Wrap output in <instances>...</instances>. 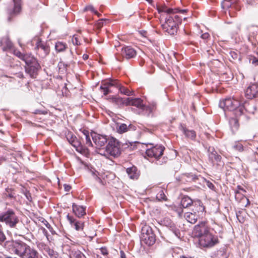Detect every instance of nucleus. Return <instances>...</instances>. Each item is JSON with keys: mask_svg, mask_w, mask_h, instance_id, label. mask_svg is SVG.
Segmentation results:
<instances>
[{"mask_svg": "<svg viewBox=\"0 0 258 258\" xmlns=\"http://www.w3.org/2000/svg\"><path fill=\"white\" fill-rule=\"evenodd\" d=\"M168 15L165 18V23L176 27L178 29V25L181 23L182 19L178 15H173V14H168Z\"/></svg>", "mask_w": 258, "mask_h": 258, "instance_id": "2eb2a0df", "label": "nucleus"}, {"mask_svg": "<svg viewBox=\"0 0 258 258\" xmlns=\"http://www.w3.org/2000/svg\"><path fill=\"white\" fill-rule=\"evenodd\" d=\"M84 135L85 136V139H86V144L90 146H92V143L91 141V139L89 136V133L88 131H84L83 132Z\"/></svg>", "mask_w": 258, "mask_h": 258, "instance_id": "e433bc0d", "label": "nucleus"}, {"mask_svg": "<svg viewBox=\"0 0 258 258\" xmlns=\"http://www.w3.org/2000/svg\"><path fill=\"white\" fill-rule=\"evenodd\" d=\"M226 5V6L227 7V8H229L230 6V5L229 4V2H227L226 3V4H225Z\"/></svg>", "mask_w": 258, "mask_h": 258, "instance_id": "338daca9", "label": "nucleus"}, {"mask_svg": "<svg viewBox=\"0 0 258 258\" xmlns=\"http://www.w3.org/2000/svg\"><path fill=\"white\" fill-rule=\"evenodd\" d=\"M237 188L239 190H241L244 192H246L245 190H244L242 187H241L240 186H237Z\"/></svg>", "mask_w": 258, "mask_h": 258, "instance_id": "0e129e2a", "label": "nucleus"}, {"mask_svg": "<svg viewBox=\"0 0 258 258\" xmlns=\"http://www.w3.org/2000/svg\"><path fill=\"white\" fill-rule=\"evenodd\" d=\"M72 41L74 45H79L80 44V42H79L78 38L75 36L72 38Z\"/></svg>", "mask_w": 258, "mask_h": 258, "instance_id": "49530a36", "label": "nucleus"}, {"mask_svg": "<svg viewBox=\"0 0 258 258\" xmlns=\"http://www.w3.org/2000/svg\"><path fill=\"white\" fill-rule=\"evenodd\" d=\"M37 53L42 58L45 57L50 52L49 46L46 42L38 39L35 47Z\"/></svg>", "mask_w": 258, "mask_h": 258, "instance_id": "f8f14e48", "label": "nucleus"}, {"mask_svg": "<svg viewBox=\"0 0 258 258\" xmlns=\"http://www.w3.org/2000/svg\"><path fill=\"white\" fill-rule=\"evenodd\" d=\"M199 244L204 247H211L219 242L218 237L210 231L199 238Z\"/></svg>", "mask_w": 258, "mask_h": 258, "instance_id": "9d476101", "label": "nucleus"}, {"mask_svg": "<svg viewBox=\"0 0 258 258\" xmlns=\"http://www.w3.org/2000/svg\"><path fill=\"white\" fill-rule=\"evenodd\" d=\"M231 56L233 58H237V54L235 52L231 53Z\"/></svg>", "mask_w": 258, "mask_h": 258, "instance_id": "052dcab7", "label": "nucleus"}, {"mask_svg": "<svg viewBox=\"0 0 258 258\" xmlns=\"http://www.w3.org/2000/svg\"><path fill=\"white\" fill-rule=\"evenodd\" d=\"M93 141L96 146V148L99 151V149H101L102 147L104 146L108 142L110 139H107L106 136H103L99 134L92 135ZM102 149H104L103 148Z\"/></svg>", "mask_w": 258, "mask_h": 258, "instance_id": "4468645a", "label": "nucleus"}, {"mask_svg": "<svg viewBox=\"0 0 258 258\" xmlns=\"http://www.w3.org/2000/svg\"><path fill=\"white\" fill-rule=\"evenodd\" d=\"M111 87H116L119 92L122 94L131 96L134 94V92L130 91L127 88L122 86L120 84L117 80L110 79L106 82H104L101 85L100 88L102 90L104 95H107L111 92L109 90Z\"/></svg>", "mask_w": 258, "mask_h": 258, "instance_id": "20e7f679", "label": "nucleus"}, {"mask_svg": "<svg viewBox=\"0 0 258 258\" xmlns=\"http://www.w3.org/2000/svg\"><path fill=\"white\" fill-rule=\"evenodd\" d=\"M72 208L74 213L78 218H81L86 214L85 207L74 203L72 205Z\"/></svg>", "mask_w": 258, "mask_h": 258, "instance_id": "412c9836", "label": "nucleus"}, {"mask_svg": "<svg viewBox=\"0 0 258 258\" xmlns=\"http://www.w3.org/2000/svg\"><path fill=\"white\" fill-rule=\"evenodd\" d=\"M229 124L232 132L236 131L238 128V120L236 118H231L229 120Z\"/></svg>", "mask_w": 258, "mask_h": 258, "instance_id": "c756f323", "label": "nucleus"}, {"mask_svg": "<svg viewBox=\"0 0 258 258\" xmlns=\"http://www.w3.org/2000/svg\"><path fill=\"white\" fill-rule=\"evenodd\" d=\"M120 258H126L124 252L122 250L120 251Z\"/></svg>", "mask_w": 258, "mask_h": 258, "instance_id": "13d9d810", "label": "nucleus"}, {"mask_svg": "<svg viewBox=\"0 0 258 258\" xmlns=\"http://www.w3.org/2000/svg\"><path fill=\"white\" fill-rule=\"evenodd\" d=\"M113 102L115 103L118 105H123V98L121 97H113L112 98Z\"/></svg>", "mask_w": 258, "mask_h": 258, "instance_id": "58836bf2", "label": "nucleus"}, {"mask_svg": "<svg viewBox=\"0 0 258 258\" xmlns=\"http://www.w3.org/2000/svg\"><path fill=\"white\" fill-rule=\"evenodd\" d=\"M219 105L224 111L229 110L234 111V114L236 117L244 114V110L253 113V111L248 110L246 105L244 106L241 104L238 100L233 98H227L220 101Z\"/></svg>", "mask_w": 258, "mask_h": 258, "instance_id": "f03ea898", "label": "nucleus"}, {"mask_svg": "<svg viewBox=\"0 0 258 258\" xmlns=\"http://www.w3.org/2000/svg\"><path fill=\"white\" fill-rule=\"evenodd\" d=\"M179 258H192V257L188 255H182L180 256Z\"/></svg>", "mask_w": 258, "mask_h": 258, "instance_id": "4d7b16f0", "label": "nucleus"}, {"mask_svg": "<svg viewBox=\"0 0 258 258\" xmlns=\"http://www.w3.org/2000/svg\"><path fill=\"white\" fill-rule=\"evenodd\" d=\"M195 201H193L190 197L187 196H184L181 200L180 205L182 208H186L190 206H193L195 208Z\"/></svg>", "mask_w": 258, "mask_h": 258, "instance_id": "5701e85b", "label": "nucleus"}, {"mask_svg": "<svg viewBox=\"0 0 258 258\" xmlns=\"http://www.w3.org/2000/svg\"><path fill=\"white\" fill-rule=\"evenodd\" d=\"M180 130L186 136V137L192 140L195 139L196 137V134L194 130H188L186 127L182 126L181 127Z\"/></svg>", "mask_w": 258, "mask_h": 258, "instance_id": "393cba45", "label": "nucleus"}, {"mask_svg": "<svg viewBox=\"0 0 258 258\" xmlns=\"http://www.w3.org/2000/svg\"><path fill=\"white\" fill-rule=\"evenodd\" d=\"M245 96L249 99L258 96V85L253 84L250 85L245 90Z\"/></svg>", "mask_w": 258, "mask_h": 258, "instance_id": "a211bd4d", "label": "nucleus"}, {"mask_svg": "<svg viewBox=\"0 0 258 258\" xmlns=\"http://www.w3.org/2000/svg\"><path fill=\"white\" fill-rule=\"evenodd\" d=\"M108 21V20L107 19H100L96 23V27L97 29H101L102 26H103V22Z\"/></svg>", "mask_w": 258, "mask_h": 258, "instance_id": "79ce46f5", "label": "nucleus"}, {"mask_svg": "<svg viewBox=\"0 0 258 258\" xmlns=\"http://www.w3.org/2000/svg\"><path fill=\"white\" fill-rule=\"evenodd\" d=\"M164 149L165 148L163 146L156 145L147 149L146 154L149 157L157 159V165H162L163 162L161 161L159 158L163 155Z\"/></svg>", "mask_w": 258, "mask_h": 258, "instance_id": "1a4fd4ad", "label": "nucleus"}, {"mask_svg": "<svg viewBox=\"0 0 258 258\" xmlns=\"http://www.w3.org/2000/svg\"><path fill=\"white\" fill-rule=\"evenodd\" d=\"M207 185L210 189H214V188L215 187L214 184L209 181L208 182Z\"/></svg>", "mask_w": 258, "mask_h": 258, "instance_id": "864d4df0", "label": "nucleus"}, {"mask_svg": "<svg viewBox=\"0 0 258 258\" xmlns=\"http://www.w3.org/2000/svg\"><path fill=\"white\" fill-rule=\"evenodd\" d=\"M25 63V70L26 73L29 75L31 78H36L38 74V72L41 68L37 59L32 56Z\"/></svg>", "mask_w": 258, "mask_h": 258, "instance_id": "423d86ee", "label": "nucleus"}, {"mask_svg": "<svg viewBox=\"0 0 258 258\" xmlns=\"http://www.w3.org/2000/svg\"><path fill=\"white\" fill-rule=\"evenodd\" d=\"M15 54L20 59L25 61V62H26L27 60H28L32 56L31 54H23L20 51L15 52Z\"/></svg>", "mask_w": 258, "mask_h": 258, "instance_id": "2f4dec72", "label": "nucleus"}, {"mask_svg": "<svg viewBox=\"0 0 258 258\" xmlns=\"http://www.w3.org/2000/svg\"><path fill=\"white\" fill-rule=\"evenodd\" d=\"M46 223H45V226L46 227L50 230V231H51V230L52 229V228L51 227V225L48 223V222L46 221H45Z\"/></svg>", "mask_w": 258, "mask_h": 258, "instance_id": "6e6d98bb", "label": "nucleus"}, {"mask_svg": "<svg viewBox=\"0 0 258 258\" xmlns=\"http://www.w3.org/2000/svg\"><path fill=\"white\" fill-rule=\"evenodd\" d=\"M143 111H145L148 116H149L150 114H152V113H150V109H142Z\"/></svg>", "mask_w": 258, "mask_h": 258, "instance_id": "bf43d9fd", "label": "nucleus"}, {"mask_svg": "<svg viewBox=\"0 0 258 258\" xmlns=\"http://www.w3.org/2000/svg\"><path fill=\"white\" fill-rule=\"evenodd\" d=\"M210 36L208 33H205L201 35V38L203 39H207Z\"/></svg>", "mask_w": 258, "mask_h": 258, "instance_id": "3c124183", "label": "nucleus"}, {"mask_svg": "<svg viewBox=\"0 0 258 258\" xmlns=\"http://www.w3.org/2000/svg\"><path fill=\"white\" fill-rule=\"evenodd\" d=\"M76 137L74 136L72 133H69L67 135V139L69 142L71 144L73 141L76 140Z\"/></svg>", "mask_w": 258, "mask_h": 258, "instance_id": "c03bdc74", "label": "nucleus"}, {"mask_svg": "<svg viewBox=\"0 0 258 258\" xmlns=\"http://www.w3.org/2000/svg\"><path fill=\"white\" fill-rule=\"evenodd\" d=\"M120 146V143L118 140L114 138H111L108 140L105 150L99 149V151H97V152L106 157H108V156L114 158L117 157L121 153Z\"/></svg>", "mask_w": 258, "mask_h": 258, "instance_id": "7ed1b4c3", "label": "nucleus"}, {"mask_svg": "<svg viewBox=\"0 0 258 258\" xmlns=\"http://www.w3.org/2000/svg\"><path fill=\"white\" fill-rule=\"evenodd\" d=\"M126 172L130 178L132 179H138L140 176V171H139L137 168L134 165L127 168Z\"/></svg>", "mask_w": 258, "mask_h": 258, "instance_id": "6ab92c4d", "label": "nucleus"}, {"mask_svg": "<svg viewBox=\"0 0 258 258\" xmlns=\"http://www.w3.org/2000/svg\"><path fill=\"white\" fill-rule=\"evenodd\" d=\"M137 55L135 49L131 46H125L121 48L120 53L116 54L115 58L117 61H122L124 58L126 59L134 58Z\"/></svg>", "mask_w": 258, "mask_h": 258, "instance_id": "9b49d317", "label": "nucleus"}, {"mask_svg": "<svg viewBox=\"0 0 258 258\" xmlns=\"http://www.w3.org/2000/svg\"><path fill=\"white\" fill-rule=\"evenodd\" d=\"M234 193L235 200L237 202H240L241 200H246V201H247V204L250 203L249 200L246 198L245 196L243 195V194L241 193L239 190H235L234 191Z\"/></svg>", "mask_w": 258, "mask_h": 258, "instance_id": "7c9ffc66", "label": "nucleus"}, {"mask_svg": "<svg viewBox=\"0 0 258 258\" xmlns=\"http://www.w3.org/2000/svg\"><path fill=\"white\" fill-rule=\"evenodd\" d=\"M41 229L42 230L43 233L45 235H46L47 234V230L44 228H41Z\"/></svg>", "mask_w": 258, "mask_h": 258, "instance_id": "680f3d73", "label": "nucleus"}, {"mask_svg": "<svg viewBox=\"0 0 258 258\" xmlns=\"http://www.w3.org/2000/svg\"><path fill=\"white\" fill-rule=\"evenodd\" d=\"M141 240L148 246L153 245L156 241V236L152 228L145 225L142 229Z\"/></svg>", "mask_w": 258, "mask_h": 258, "instance_id": "6e6552de", "label": "nucleus"}, {"mask_svg": "<svg viewBox=\"0 0 258 258\" xmlns=\"http://www.w3.org/2000/svg\"><path fill=\"white\" fill-rule=\"evenodd\" d=\"M14 2V7L8 10V13L10 17L8 20L10 21L12 17L19 14L21 11V0H13Z\"/></svg>", "mask_w": 258, "mask_h": 258, "instance_id": "dca6fc26", "label": "nucleus"}, {"mask_svg": "<svg viewBox=\"0 0 258 258\" xmlns=\"http://www.w3.org/2000/svg\"><path fill=\"white\" fill-rule=\"evenodd\" d=\"M32 113L35 114H46L47 113V111L45 110H41L39 109H34L32 111Z\"/></svg>", "mask_w": 258, "mask_h": 258, "instance_id": "ea45409f", "label": "nucleus"}, {"mask_svg": "<svg viewBox=\"0 0 258 258\" xmlns=\"http://www.w3.org/2000/svg\"><path fill=\"white\" fill-rule=\"evenodd\" d=\"M209 231V228L207 225V222L202 221L195 226L193 232L195 236L200 238Z\"/></svg>", "mask_w": 258, "mask_h": 258, "instance_id": "ddd939ff", "label": "nucleus"}, {"mask_svg": "<svg viewBox=\"0 0 258 258\" xmlns=\"http://www.w3.org/2000/svg\"><path fill=\"white\" fill-rule=\"evenodd\" d=\"M133 98H123V105L125 106H131L132 105L131 103H132Z\"/></svg>", "mask_w": 258, "mask_h": 258, "instance_id": "37998d69", "label": "nucleus"}, {"mask_svg": "<svg viewBox=\"0 0 258 258\" xmlns=\"http://www.w3.org/2000/svg\"><path fill=\"white\" fill-rule=\"evenodd\" d=\"M233 148L239 152H242L243 150V147L242 145L239 143H235V144L233 145Z\"/></svg>", "mask_w": 258, "mask_h": 258, "instance_id": "a19ab883", "label": "nucleus"}, {"mask_svg": "<svg viewBox=\"0 0 258 258\" xmlns=\"http://www.w3.org/2000/svg\"><path fill=\"white\" fill-rule=\"evenodd\" d=\"M187 9L180 10L179 8H168L167 7H164L161 9L159 10V12H164L167 14H173L175 15L177 13L184 14L187 12Z\"/></svg>", "mask_w": 258, "mask_h": 258, "instance_id": "aec40b11", "label": "nucleus"}, {"mask_svg": "<svg viewBox=\"0 0 258 258\" xmlns=\"http://www.w3.org/2000/svg\"><path fill=\"white\" fill-rule=\"evenodd\" d=\"M100 250L102 254L106 255L108 254V250L106 247H101Z\"/></svg>", "mask_w": 258, "mask_h": 258, "instance_id": "8fccbe9b", "label": "nucleus"}, {"mask_svg": "<svg viewBox=\"0 0 258 258\" xmlns=\"http://www.w3.org/2000/svg\"><path fill=\"white\" fill-rule=\"evenodd\" d=\"M5 247L20 258H42L35 249L22 241H7Z\"/></svg>", "mask_w": 258, "mask_h": 258, "instance_id": "f257e3e1", "label": "nucleus"}, {"mask_svg": "<svg viewBox=\"0 0 258 258\" xmlns=\"http://www.w3.org/2000/svg\"><path fill=\"white\" fill-rule=\"evenodd\" d=\"M83 58L84 60H86L88 58V55L87 54H84Z\"/></svg>", "mask_w": 258, "mask_h": 258, "instance_id": "69168bd1", "label": "nucleus"}, {"mask_svg": "<svg viewBox=\"0 0 258 258\" xmlns=\"http://www.w3.org/2000/svg\"><path fill=\"white\" fill-rule=\"evenodd\" d=\"M63 66H65L66 67H67L69 66V61H67L66 63H63Z\"/></svg>", "mask_w": 258, "mask_h": 258, "instance_id": "774afa93", "label": "nucleus"}, {"mask_svg": "<svg viewBox=\"0 0 258 258\" xmlns=\"http://www.w3.org/2000/svg\"><path fill=\"white\" fill-rule=\"evenodd\" d=\"M86 9L88 10H90L91 12L94 13L96 15H97L98 17L100 15V14L95 10V9L92 6H89L88 7L86 8Z\"/></svg>", "mask_w": 258, "mask_h": 258, "instance_id": "09e8293b", "label": "nucleus"}, {"mask_svg": "<svg viewBox=\"0 0 258 258\" xmlns=\"http://www.w3.org/2000/svg\"><path fill=\"white\" fill-rule=\"evenodd\" d=\"M71 145L76 148L77 151H79L80 149L81 150L82 148L81 142L78 140L77 138L71 143Z\"/></svg>", "mask_w": 258, "mask_h": 258, "instance_id": "c9c22d12", "label": "nucleus"}, {"mask_svg": "<svg viewBox=\"0 0 258 258\" xmlns=\"http://www.w3.org/2000/svg\"><path fill=\"white\" fill-rule=\"evenodd\" d=\"M156 199L159 201H166L167 199L165 194H164L163 190H160L156 195Z\"/></svg>", "mask_w": 258, "mask_h": 258, "instance_id": "72a5a7b5", "label": "nucleus"}, {"mask_svg": "<svg viewBox=\"0 0 258 258\" xmlns=\"http://www.w3.org/2000/svg\"><path fill=\"white\" fill-rule=\"evenodd\" d=\"M48 254L50 256L51 258H57L58 254L56 252L50 248H48L47 250Z\"/></svg>", "mask_w": 258, "mask_h": 258, "instance_id": "4c0bfd02", "label": "nucleus"}, {"mask_svg": "<svg viewBox=\"0 0 258 258\" xmlns=\"http://www.w3.org/2000/svg\"><path fill=\"white\" fill-rule=\"evenodd\" d=\"M6 239V236L4 231V228L0 224V244L3 243Z\"/></svg>", "mask_w": 258, "mask_h": 258, "instance_id": "f704fd0d", "label": "nucleus"}, {"mask_svg": "<svg viewBox=\"0 0 258 258\" xmlns=\"http://www.w3.org/2000/svg\"><path fill=\"white\" fill-rule=\"evenodd\" d=\"M0 222L5 223L10 228H16L19 223V220L12 209H8L6 212L0 214Z\"/></svg>", "mask_w": 258, "mask_h": 258, "instance_id": "0eeeda50", "label": "nucleus"}, {"mask_svg": "<svg viewBox=\"0 0 258 258\" xmlns=\"http://www.w3.org/2000/svg\"><path fill=\"white\" fill-rule=\"evenodd\" d=\"M130 130H136V127L130 124L127 126L125 123L117 124L116 126V131L119 134H123Z\"/></svg>", "mask_w": 258, "mask_h": 258, "instance_id": "4be33fe9", "label": "nucleus"}, {"mask_svg": "<svg viewBox=\"0 0 258 258\" xmlns=\"http://www.w3.org/2000/svg\"><path fill=\"white\" fill-rule=\"evenodd\" d=\"M132 106H136L139 109H144L145 105L143 103V100L140 98H134L133 99Z\"/></svg>", "mask_w": 258, "mask_h": 258, "instance_id": "c85d7f7f", "label": "nucleus"}, {"mask_svg": "<svg viewBox=\"0 0 258 258\" xmlns=\"http://www.w3.org/2000/svg\"><path fill=\"white\" fill-rule=\"evenodd\" d=\"M18 77L20 78H23L24 77L23 74L22 73H19L18 74Z\"/></svg>", "mask_w": 258, "mask_h": 258, "instance_id": "e2e57ef3", "label": "nucleus"}, {"mask_svg": "<svg viewBox=\"0 0 258 258\" xmlns=\"http://www.w3.org/2000/svg\"><path fill=\"white\" fill-rule=\"evenodd\" d=\"M22 233H24V231L26 230V227L24 224H21V226L20 227Z\"/></svg>", "mask_w": 258, "mask_h": 258, "instance_id": "5fc2aeb1", "label": "nucleus"}, {"mask_svg": "<svg viewBox=\"0 0 258 258\" xmlns=\"http://www.w3.org/2000/svg\"><path fill=\"white\" fill-rule=\"evenodd\" d=\"M211 149L212 150V153L209 154V159L211 160L212 161L214 160L216 162H220L221 159V156L217 154V153L215 150L214 148L209 147L208 149V151H211Z\"/></svg>", "mask_w": 258, "mask_h": 258, "instance_id": "a878e982", "label": "nucleus"}, {"mask_svg": "<svg viewBox=\"0 0 258 258\" xmlns=\"http://www.w3.org/2000/svg\"><path fill=\"white\" fill-rule=\"evenodd\" d=\"M67 219L69 221L71 226L74 228L77 231H82L85 226V222L82 220H77L73 217L69 216H67Z\"/></svg>", "mask_w": 258, "mask_h": 258, "instance_id": "f3484780", "label": "nucleus"}, {"mask_svg": "<svg viewBox=\"0 0 258 258\" xmlns=\"http://www.w3.org/2000/svg\"><path fill=\"white\" fill-rule=\"evenodd\" d=\"M205 211V207L201 201H195V208L192 209L191 212H186L184 214L185 219L191 224H195L198 219L202 217Z\"/></svg>", "mask_w": 258, "mask_h": 258, "instance_id": "39448f33", "label": "nucleus"}, {"mask_svg": "<svg viewBox=\"0 0 258 258\" xmlns=\"http://www.w3.org/2000/svg\"><path fill=\"white\" fill-rule=\"evenodd\" d=\"M70 258H86V256L79 250H71L70 253Z\"/></svg>", "mask_w": 258, "mask_h": 258, "instance_id": "bb28decb", "label": "nucleus"}, {"mask_svg": "<svg viewBox=\"0 0 258 258\" xmlns=\"http://www.w3.org/2000/svg\"><path fill=\"white\" fill-rule=\"evenodd\" d=\"M68 48V46L66 43L57 41L55 44V49L57 52H60L64 51Z\"/></svg>", "mask_w": 258, "mask_h": 258, "instance_id": "cd10ccee", "label": "nucleus"}, {"mask_svg": "<svg viewBox=\"0 0 258 258\" xmlns=\"http://www.w3.org/2000/svg\"><path fill=\"white\" fill-rule=\"evenodd\" d=\"M162 27L163 31L170 35H173L175 34L177 32V28L174 27L172 26H170L166 23H164L162 25Z\"/></svg>", "mask_w": 258, "mask_h": 258, "instance_id": "b1692460", "label": "nucleus"}, {"mask_svg": "<svg viewBox=\"0 0 258 258\" xmlns=\"http://www.w3.org/2000/svg\"><path fill=\"white\" fill-rule=\"evenodd\" d=\"M157 108V103L155 101L149 102V105H145L144 109H150V113H153Z\"/></svg>", "mask_w": 258, "mask_h": 258, "instance_id": "473e14b6", "label": "nucleus"}, {"mask_svg": "<svg viewBox=\"0 0 258 258\" xmlns=\"http://www.w3.org/2000/svg\"><path fill=\"white\" fill-rule=\"evenodd\" d=\"M250 62H251L252 64L257 66L258 65V58L255 57H253L250 59Z\"/></svg>", "mask_w": 258, "mask_h": 258, "instance_id": "de8ad7c7", "label": "nucleus"}, {"mask_svg": "<svg viewBox=\"0 0 258 258\" xmlns=\"http://www.w3.org/2000/svg\"><path fill=\"white\" fill-rule=\"evenodd\" d=\"M63 186H64V190L67 191H70V189H71V186L69 185L64 184Z\"/></svg>", "mask_w": 258, "mask_h": 258, "instance_id": "603ef678", "label": "nucleus"}, {"mask_svg": "<svg viewBox=\"0 0 258 258\" xmlns=\"http://www.w3.org/2000/svg\"><path fill=\"white\" fill-rule=\"evenodd\" d=\"M186 176L187 177L188 181H191V180L195 181L196 179H198L197 176L195 174H192V173L188 174L186 175Z\"/></svg>", "mask_w": 258, "mask_h": 258, "instance_id": "a18cd8bd", "label": "nucleus"}]
</instances>
